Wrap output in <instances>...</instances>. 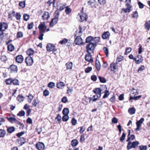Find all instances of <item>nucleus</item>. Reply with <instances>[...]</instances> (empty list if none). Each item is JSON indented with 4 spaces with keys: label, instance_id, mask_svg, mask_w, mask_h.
<instances>
[{
    "label": "nucleus",
    "instance_id": "obj_15",
    "mask_svg": "<svg viewBox=\"0 0 150 150\" xmlns=\"http://www.w3.org/2000/svg\"><path fill=\"white\" fill-rule=\"evenodd\" d=\"M58 18H57L55 17L54 18L52 19L50 23V26L52 27L54 25L56 24L58 21Z\"/></svg>",
    "mask_w": 150,
    "mask_h": 150
},
{
    "label": "nucleus",
    "instance_id": "obj_39",
    "mask_svg": "<svg viewBox=\"0 0 150 150\" xmlns=\"http://www.w3.org/2000/svg\"><path fill=\"white\" fill-rule=\"evenodd\" d=\"M69 116L68 115H64L62 117V120L64 122H67L69 119Z\"/></svg>",
    "mask_w": 150,
    "mask_h": 150
},
{
    "label": "nucleus",
    "instance_id": "obj_59",
    "mask_svg": "<svg viewBox=\"0 0 150 150\" xmlns=\"http://www.w3.org/2000/svg\"><path fill=\"white\" fill-rule=\"evenodd\" d=\"M139 150H146L147 147L146 146L141 145L139 146Z\"/></svg>",
    "mask_w": 150,
    "mask_h": 150
},
{
    "label": "nucleus",
    "instance_id": "obj_21",
    "mask_svg": "<svg viewBox=\"0 0 150 150\" xmlns=\"http://www.w3.org/2000/svg\"><path fill=\"white\" fill-rule=\"evenodd\" d=\"M56 86L57 88L61 89L65 86V84L64 83L61 81L57 83Z\"/></svg>",
    "mask_w": 150,
    "mask_h": 150
},
{
    "label": "nucleus",
    "instance_id": "obj_27",
    "mask_svg": "<svg viewBox=\"0 0 150 150\" xmlns=\"http://www.w3.org/2000/svg\"><path fill=\"white\" fill-rule=\"evenodd\" d=\"M96 68L98 71H99L100 69L101 65L99 61H97L96 59L95 62Z\"/></svg>",
    "mask_w": 150,
    "mask_h": 150
},
{
    "label": "nucleus",
    "instance_id": "obj_9",
    "mask_svg": "<svg viewBox=\"0 0 150 150\" xmlns=\"http://www.w3.org/2000/svg\"><path fill=\"white\" fill-rule=\"evenodd\" d=\"M35 147L38 150H44L45 146L43 143L41 142H38L35 144Z\"/></svg>",
    "mask_w": 150,
    "mask_h": 150
},
{
    "label": "nucleus",
    "instance_id": "obj_52",
    "mask_svg": "<svg viewBox=\"0 0 150 150\" xmlns=\"http://www.w3.org/2000/svg\"><path fill=\"white\" fill-rule=\"evenodd\" d=\"M40 102V101L38 100H37L36 99H35L33 101L32 103V105L34 107H35L37 106V104H38Z\"/></svg>",
    "mask_w": 150,
    "mask_h": 150
},
{
    "label": "nucleus",
    "instance_id": "obj_45",
    "mask_svg": "<svg viewBox=\"0 0 150 150\" xmlns=\"http://www.w3.org/2000/svg\"><path fill=\"white\" fill-rule=\"evenodd\" d=\"M68 41V40L65 38H64L62 40L59 42V43L61 45H63L67 43Z\"/></svg>",
    "mask_w": 150,
    "mask_h": 150
},
{
    "label": "nucleus",
    "instance_id": "obj_58",
    "mask_svg": "<svg viewBox=\"0 0 150 150\" xmlns=\"http://www.w3.org/2000/svg\"><path fill=\"white\" fill-rule=\"evenodd\" d=\"M19 6L23 8L25 6V1L19 2Z\"/></svg>",
    "mask_w": 150,
    "mask_h": 150
},
{
    "label": "nucleus",
    "instance_id": "obj_26",
    "mask_svg": "<svg viewBox=\"0 0 150 150\" xmlns=\"http://www.w3.org/2000/svg\"><path fill=\"white\" fill-rule=\"evenodd\" d=\"M83 32V31L82 30V27L80 25L79 26V30H77L76 32H77L79 34V35L81 36L82 35Z\"/></svg>",
    "mask_w": 150,
    "mask_h": 150
},
{
    "label": "nucleus",
    "instance_id": "obj_5",
    "mask_svg": "<svg viewBox=\"0 0 150 150\" xmlns=\"http://www.w3.org/2000/svg\"><path fill=\"white\" fill-rule=\"evenodd\" d=\"M74 40V42L76 45H83L85 44L84 42H83V39L80 36H76V34H74V38L76 37Z\"/></svg>",
    "mask_w": 150,
    "mask_h": 150
},
{
    "label": "nucleus",
    "instance_id": "obj_31",
    "mask_svg": "<svg viewBox=\"0 0 150 150\" xmlns=\"http://www.w3.org/2000/svg\"><path fill=\"white\" fill-rule=\"evenodd\" d=\"M34 53V51L31 48L28 49L26 51L27 54L29 56L33 55Z\"/></svg>",
    "mask_w": 150,
    "mask_h": 150
},
{
    "label": "nucleus",
    "instance_id": "obj_44",
    "mask_svg": "<svg viewBox=\"0 0 150 150\" xmlns=\"http://www.w3.org/2000/svg\"><path fill=\"white\" fill-rule=\"evenodd\" d=\"M8 50L10 51H12L14 50V46L11 45L9 44L8 46Z\"/></svg>",
    "mask_w": 150,
    "mask_h": 150
},
{
    "label": "nucleus",
    "instance_id": "obj_23",
    "mask_svg": "<svg viewBox=\"0 0 150 150\" xmlns=\"http://www.w3.org/2000/svg\"><path fill=\"white\" fill-rule=\"evenodd\" d=\"M144 28L145 30H149L150 28V20L146 22L144 24Z\"/></svg>",
    "mask_w": 150,
    "mask_h": 150
},
{
    "label": "nucleus",
    "instance_id": "obj_35",
    "mask_svg": "<svg viewBox=\"0 0 150 150\" xmlns=\"http://www.w3.org/2000/svg\"><path fill=\"white\" fill-rule=\"evenodd\" d=\"M65 12L67 14H69L71 12V9L68 6H66Z\"/></svg>",
    "mask_w": 150,
    "mask_h": 150
},
{
    "label": "nucleus",
    "instance_id": "obj_12",
    "mask_svg": "<svg viewBox=\"0 0 150 150\" xmlns=\"http://www.w3.org/2000/svg\"><path fill=\"white\" fill-rule=\"evenodd\" d=\"M134 59L135 63L137 64H139L142 62L143 60L142 56L139 55H137L136 57H135Z\"/></svg>",
    "mask_w": 150,
    "mask_h": 150
},
{
    "label": "nucleus",
    "instance_id": "obj_43",
    "mask_svg": "<svg viewBox=\"0 0 150 150\" xmlns=\"http://www.w3.org/2000/svg\"><path fill=\"white\" fill-rule=\"evenodd\" d=\"M19 140L20 141V146L22 145L23 144H24L25 142V139L23 137H19Z\"/></svg>",
    "mask_w": 150,
    "mask_h": 150
},
{
    "label": "nucleus",
    "instance_id": "obj_62",
    "mask_svg": "<svg viewBox=\"0 0 150 150\" xmlns=\"http://www.w3.org/2000/svg\"><path fill=\"white\" fill-rule=\"evenodd\" d=\"M145 69L144 67V65H141L138 69L137 72H141Z\"/></svg>",
    "mask_w": 150,
    "mask_h": 150
},
{
    "label": "nucleus",
    "instance_id": "obj_61",
    "mask_svg": "<svg viewBox=\"0 0 150 150\" xmlns=\"http://www.w3.org/2000/svg\"><path fill=\"white\" fill-rule=\"evenodd\" d=\"M92 70V68L91 67H88L86 68L85 70V73H89Z\"/></svg>",
    "mask_w": 150,
    "mask_h": 150
},
{
    "label": "nucleus",
    "instance_id": "obj_24",
    "mask_svg": "<svg viewBox=\"0 0 150 150\" xmlns=\"http://www.w3.org/2000/svg\"><path fill=\"white\" fill-rule=\"evenodd\" d=\"M127 8H123L122 9V10L125 13H129L131 11V8L132 7L129 6H126Z\"/></svg>",
    "mask_w": 150,
    "mask_h": 150
},
{
    "label": "nucleus",
    "instance_id": "obj_38",
    "mask_svg": "<svg viewBox=\"0 0 150 150\" xmlns=\"http://www.w3.org/2000/svg\"><path fill=\"white\" fill-rule=\"evenodd\" d=\"M98 78L100 82L102 83H105L106 82V80L104 77H102L101 76H99Z\"/></svg>",
    "mask_w": 150,
    "mask_h": 150
},
{
    "label": "nucleus",
    "instance_id": "obj_22",
    "mask_svg": "<svg viewBox=\"0 0 150 150\" xmlns=\"http://www.w3.org/2000/svg\"><path fill=\"white\" fill-rule=\"evenodd\" d=\"M65 65L67 67V70L71 69L73 67V63L72 62H69L66 64Z\"/></svg>",
    "mask_w": 150,
    "mask_h": 150
},
{
    "label": "nucleus",
    "instance_id": "obj_25",
    "mask_svg": "<svg viewBox=\"0 0 150 150\" xmlns=\"http://www.w3.org/2000/svg\"><path fill=\"white\" fill-rule=\"evenodd\" d=\"M136 112V109L134 107L130 108L128 110L129 113L130 115L134 114Z\"/></svg>",
    "mask_w": 150,
    "mask_h": 150
},
{
    "label": "nucleus",
    "instance_id": "obj_37",
    "mask_svg": "<svg viewBox=\"0 0 150 150\" xmlns=\"http://www.w3.org/2000/svg\"><path fill=\"white\" fill-rule=\"evenodd\" d=\"M7 131L8 132L11 133L15 130V128L13 127H11L7 129Z\"/></svg>",
    "mask_w": 150,
    "mask_h": 150
},
{
    "label": "nucleus",
    "instance_id": "obj_55",
    "mask_svg": "<svg viewBox=\"0 0 150 150\" xmlns=\"http://www.w3.org/2000/svg\"><path fill=\"white\" fill-rule=\"evenodd\" d=\"M19 81L18 80L16 79H12V83L14 85H18Z\"/></svg>",
    "mask_w": 150,
    "mask_h": 150
},
{
    "label": "nucleus",
    "instance_id": "obj_29",
    "mask_svg": "<svg viewBox=\"0 0 150 150\" xmlns=\"http://www.w3.org/2000/svg\"><path fill=\"white\" fill-rule=\"evenodd\" d=\"M6 118L11 123H13V122H16L18 121L16 119V118L14 117H6Z\"/></svg>",
    "mask_w": 150,
    "mask_h": 150
},
{
    "label": "nucleus",
    "instance_id": "obj_63",
    "mask_svg": "<svg viewBox=\"0 0 150 150\" xmlns=\"http://www.w3.org/2000/svg\"><path fill=\"white\" fill-rule=\"evenodd\" d=\"M61 101L63 103H66L68 102V100L67 97L66 96H64L62 98Z\"/></svg>",
    "mask_w": 150,
    "mask_h": 150
},
{
    "label": "nucleus",
    "instance_id": "obj_53",
    "mask_svg": "<svg viewBox=\"0 0 150 150\" xmlns=\"http://www.w3.org/2000/svg\"><path fill=\"white\" fill-rule=\"evenodd\" d=\"M34 23L33 22H31L30 23H29L28 25V30H30L33 28Z\"/></svg>",
    "mask_w": 150,
    "mask_h": 150
},
{
    "label": "nucleus",
    "instance_id": "obj_7",
    "mask_svg": "<svg viewBox=\"0 0 150 150\" xmlns=\"http://www.w3.org/2000/svg\"><path fill=\"white\" fill-rule=\"evenodd\" d=\"M67 5L66 3H57L56 7L57 9L59 11H62L64 10Z\"/></svg>",
    "mask_w": 150,
    "mask_h": 150
},
{
    "label": "nucleus",
    "instance_id": "obj_10",
    "mask_svg": "<svg viewBox=\"0 0 150 150\" xmlns=\"http://www.w3.org/2000/svg\"><path fill=\"white\" fill-rule=\"evenodd\" d=\"M92 53L87 52L85 56V59L86 61H87L90 62L91 63L93 62V59L92 57V55L91 54Z\"/></svg>",
    "mask_w": 150,
    "mask_h": 150
},
{
    "label": "nucleus",
    "instance_id": "obj_17",
    "mask_svg": "<svg viewBox=\"0 0 150 150\" xmlns=\"http://www.w3.org/2000/svg\"><path fill=\"white\" fill-rule=\"evenodd\" d=\"M110 34L109 31L104 32L102 35V38L103 39H106L109 38Z\"/></svg>",
    "mask_w": 150,
    "mask_h": 150
},
{
    "label": "nucleus",
    "instance_id": "obj_4",
    "mask_svg": "<svg viewBox=\"0 0 150 150\" xmlns=\"http://www.w3.org/2000/svg\"><path fill=\"white\" fill-rule=\"evenodd\" d=\"M46 49L47 52H52L53 53L57 51V49L56 48L55 46L53 44L50 43H48L47 44Z\"/></svg>",
    "mask_w": 150,
    "mask_h": 150
},
{
    "label": "nucleus",
    "instance_id": "obj_33",
    "mask_svg": "<svg viewBox=\"0 0 150 150\" xmlns=\"http://www.w3.org/2000/svg\"><path fill=\"white\" fill-rule=\"evenodd\" d=\"M62 112L64 115H68L69 113V110L67 108H64L63 109Z\"/></svg>",
    "mask_w": 150,
    "mask_h": 150
},
{
    "label": "nucleus",
    "instance_id": "obj_13",
    "mask_svg": "<svg viewBox=\"0 0 150 150\" xmlns=\"http://www.w3.org/2000/svg\"><path fill=\"white\" fill-rule=\"evenodd\" d=\"M42 18L44 20H47L50 18V15L49 12L45 11L42 16Z\"/></svg>",
    "mask_w": 150,
    "mask_h": 150
},
{
    "label": "nucleus",
    "instance_id": "obj_40",
    "mask_svg": "<svg viewBox=\"0 0 150 150\" xmlns=\"http://www.w3.org/2000/svg\"><path fill=\"white\" fill-rule=\"evenodd\" d=\"M6 132L3 129H0V137H3L6 134Z\"/></svg>",
    "mask_w": 150,
    "mask_h": 150
},
{
    "label": "nucleus",
    "instance_id": "obj_34",
    "mask_svg": "<svg viewBox=\"0 0 150 150\" xmlns=\"http://www.w3.org/2000/svg\"><path fill=\"white\" fill-rule=\"evenodd\" d=\"M144 121V119L143 118H141L139 121H137L136 122V125L141 127L142 123Z\"/></svg>",
    "mask_w": 150,
    "mask_h": 150
},
{
    "label": "nucleus",
    "instance_id": "obj_8",
    "mask_svg": "<svg viewBox=\"0 0 150 150\" xmlns=\"http://www.w3.org/2000/svg\"><path fill=\"white\" fill-rule=\"evenodd\" d=\"M39 32L45 33L47 27L45 25V22L41 23L38 26Z\"/></svg>",
    "mask_w": 150,
    "mask_h": 150
},
{
    "label": "nucleus",
    "instance_id": "obj_49",
    "mask_svg": "<svg viewBox=\"0 0 150 150\" xmlns=\"http://www.w3.org/2000/svg\"><path fill=\"white\" fill-rule=\"evenodd\" d=\"M12 79L9 78L6 79L5 82L7 85H10L12 83Z\"/></svg>",
    "mask_w": 150,
    "mask_h": 150
},
{
    "label": "nucleus",
    "instance_id": "obj_47",
    "mask_svg": "<svg viewBox=\"0 0 150 150\" xmlns=\"http://www.w3.org/2000/svg\"><path fill=\"white\" fill-rule=\"evenodd\" d=\"M126 134L125 133L123 132L122 133V135L121 136L120 139V141L121 142H122L123 141L125 140V137H126Z\"/></svg>",
    "mask_w": 150,
    "mask_h": 150
},
{
    "label": "nucleus",
    "instance_id": "obj_6",
    "mask_svg": "<svg viewBox=\"0 0 150 150\" xmlns=\"http://www.w3.org/2000/svg\"><path fill=\"white\" fill-rule=\"evenodd\" d=\"M83 7L81 10V14L80 15V17L81 19L80 21L81 22L83 21L86 22L87 21L88 19V16L83 11Z\"/></svg>",
    "mask_w": 150,
    "mask_h": 150
},
{
    "label": "nucleus",
    "instance_id": "obj_51",
    "mask_svg": "<svg viewBox=\"0 0 150 150\" xmlns=\"http://www.w3.org/2000/svg\"><path fill=\"white\" fill-rule=\"evenodd\" d=\"M131 3V0H126L125 1V6L132 7V6L130 5Z\"/></svg>",
    "mask_w": 150,
    "mask_h": 150
},
{
    "label": "nucleus",
    "instance_id": "obj_64",
    "mask_svg": "<svg viewBox=\"0 0 150 150\" xmlns=\"http://www.w3.org/2000/svg\"><path fill=\"white\" fill-rule=\"evenodd\" d=\"M98 3L101 5H103L106 3L105 0H98Z\"/></svg>",
    "mask_w": 150,
    "mask_h": 150
},
{
    "label": "nucleus",
    "instance_id": "obj_41",
    "mask_svg": "<svg viewBox=\"0 0 150 150\" xmlns=\"http://www.w3.org/2000/svg\"><path fill=\"white\" fill-rule=\"evenodd\" d=\"M103 51L104 52L106 56L108 57V56L109 51L108 49L106 47H104L103 48Z\"/></svg>",
    "mask_w": 150,
    "mask_h": 150
},
{
    "label": "nucleus",
    "instance_id": "obj_46",
    "mask_svg": "<svg viewBox=\"0 0 150 150\" xmlns=\"http://www.w3.org/2000/svg\"><path fill=\"white\" fill-rule=\"evenodd\" d=\"M138 12L137 11L133 12V14L132 15V16L134 18H137L138 17Z\"/></svg>",
    "mask_w": 150,
    "mask_h": 150
},
{
    "label": "nucleus",
    "instance_id": "obj_20",
    "mask_svg": "<svg viewBox=\"0 0 150 150\" xmlns=\"http://www.w3.org/2000/svg\"><path fill=\"white\" fill-rule=\"evenodd\" d=\"M117 64L112 63L110 64V71H113L116 69Z\"/></svg>",
    "mask_w": 150,
    "mask_h": 150
},
{
    "label": "nucleus",
    "instance_id": "obj_11",
    "mask_svg": "<svg viewBox=\"0 0 150 150\" xmlns=\"http://www.w3.org/2000/svg\"><path fill=\"white\" fill-rule=\"evenodd\" d=\"M25 62L27 65L31 66L33 63V60L32 57H28L25 58Z\"/></svg>",
    "mask_w": 150,
    "mask_h": 150
},
{
    "label": "nucleus",
    "instance_id": "obj_50",
    "mask_svg": "<svg viewBox=\"0 0 150 150\" xmlns=\"http://www.w3.org/2000/svg\"><path fill=\"white\" fill-rule=\"evenodd\" d=\"M55 84L53 82H50L48 84L47 86L48 87L52 88L55 86Z\"/></svg>",
    "mask_w": 150,
    "mask_h": 150
},
{
    "label": "nucleus",
    "instance_id": "obj_28",
    "mask_svg": "<svg viewBox=\"0 0 150 150\" xmlns=\"http://www.w3.org/2000/svg\"><path fill=\"white\" fill-rule=\"evenodd\" d=\"M105 87L106 88V90L104 91V92L105 94L103 97V98H107L110 94V93L109 91L107 90V88L105 86Z\"/></svg>",
    "mask_w": 150,
    "mask_h": 150
},
{
    "label": "nucleus",
    "instance_id": "obj_56",
    "mask_svg": "<svg viewBox=\"0 0 150 150\" xmlns=\"http://www.w3.org/2000/svg\"><path fill=\"white\" fill-rule=\"evenodd\" d=\"M23 19L25 21H27L29 19L30 16L27 14H24L23 16Z\"/></svg>",
    "mask_w": 150,
    "mask_h": 150
},
{
    "label": "nucleus",
    "instance_id": "obj_14",
    "mask_svg": "<svg viewBox=\"0 0 150 150\" xmlns=\"http://www.w3.org/2000/svg\"><path fill=\"white\" fill-rule=\"evenodd\" d=\"M8 25L5 23H1L0 24V31H3L7 29Z\"/></svg>",
    "mask_w": 150,
    "mask_h": 150
},
{
    "label": "nucleus",
    "instance_id": "obj_48",
    "mask_svg": "<svg viewBox=\"0 0 150 150\" xmlns=\"http://www.w3.org/2000/svg\"><path fill=\"white\" fill-rule=\"evenodd\" d=\"M132 50V49L130 47H127L125 49V54H127V53L130 52Z\"/></svg>",
    "mask_w": 150,
    "mask_h": 150
},
{
    "label": "nucleus",
    "instance_id": "obj_1",
    "mask_svg": "<svg viewBox=\"0 0 150 150\" xmlns=\"http://www.w3.org/2000/svg\"><path fill=\"white\" fill-rule=\"evenodd\" d=\"M100 37H93L91 36L87 37L85 41V43L88 44L86 47V52L93 53L97 43L100 42Z\"/></svg>",
    "mask_w": 150,
    "mask_h": 150
},
{
    "label": "nucleus",
    "instance_id": "obj_54",
    "mask_svg": "<svg viewBox=\"0 0 150 150\" xmlns=\"http://www.w3.org/2000/svg\"><path fill=\"white\" fill-rule=\"evenodd\" d=\"M39 33L40 34L39 35L38 38L40 40H42L43 39V37L44 35V33L39 32Z\"/></svg>",
    "mask_w": 150,
    "mask_h": 150
},
{
    "label": "nucleus",
    "instance_id": "obj_57",
    "mask_svg": "<svg viewBox=\"0 0 150 150\" xmlns=\"http://www.w3.org/2000/svg\"><path fill=\"white\" fill-rule=\"evenodd\" d=\"M76 120L74 118H72L71 120V123L72 125L73 126L75 125L77 123Z\"/></svg>",
    "mask_w": 150,
    "mask_h": 150
},
{
    "label": "nucleus",
    "instance_id": "obj_36",
    "mask_svg": "<svg viewBox=\"0 0 150 150\" xmlns=\"http://www.w3.org/2000/svg\"><path fill=\"white\" fill-rule=\"evenodd\" d=\"M135 138V136L134 135L132 134L130 136H129L128 137V138L127 139L126 141L128 142H130V140H133Z\"/></svg>",
    "mask_w": 150,
    "mask_h": 150
},
{
    "label": "nucleus",
    "instance_id": "obj_19",
    "mask_svg": "<svg viewBox=\"0 0 150 150\" xmlns=\"http://www.w3.org/2000/svg\"><path fill=\"white\" fill-rule=\"evenodd\" d=\"M57 0H49L46 2V4L48 6H51V4H52L53 7H55V2Z\"/></svg>",
    "mask_w": 150,
    "mask_h": 150
},
{
    "label": "nucleus",
    "instance_id": "obj_60",
    "mask_svg": "<svg viewBox=\"0 0 150 150\" xmlns=\"http://www.w3.org/2000/svg\"><path fill=\"white\" fill-rule=\"evenodd\" d=\"M49 91L47 89H45L43 92V95L44 96L46 97L49 95Z\"/></svg>",
    "mask_w": 150,
    "mask_h": 150
},
{
    "label": "nucleus",
    "instance_id": "obj_42",
    "mask_svg": "<svg viewBox=\"0 0 150 150\" xmlns=\"http://www.w3.org/2000/svg\"><path fill=\"white\" fill-rule=\"evenodd\" d=\"M55 120H57L59 123H60L61 121V116L59 114L57 115V117L55 118Z\"/></svg>",
    "mask_w": 150,
    "mask_h": 150
},
{
    "label": "nucleus",
    "instance_id": "obj_18",
    "mask_svg": "<svg viewBox=\"0 0 150 150\" xmlns=\"http://www.w3.org/2000/svg\"><path fill=\"white\" fill-rule=\"evenodd\" d=\"M88 4L92 8H96V0H89L88 2Z\"/></svg>",
    "mask_w": 150,
    "mask_h": 150
},
{
    "label": "nucleus",
    "instance_id": "obj_16",
    "mask_svg": "<svg viewBox=\"0 0 150 150\" xmlns=\"http://www.w3.org/2000/svg\"><path fill=\"white\" fill-rule=\"evenodd\" d=\"M11 72H17L18 69L17 66L15 65L12 64L9 67Z\"/></svg>",
    "mask_w": 150,
    "mask_h": 150
},
{
    "label": "nucleus",
    "instance_id": "obj_2",
    "mask_svg": "<svg viewBox=\"0 0 150 150\" xmlns=\"http://www.w3.org/2000/svg\"><path fill=\"white\" fill-rule=\"evenodd\" d=\"M102 91V89L99 88H95L93 90V92L97 95H93V97L94 98L93 99V102L96 101L98 98L101 97Z\"/></svg>",
    "mask_w": 150,
    "mask_h": 150
},
{
    "label": "nucleus",
    "instance_id": "obj_30",
    "mask_svg": "<svg viewBox=\"0 0 150 150\" xmlns=\"http://www.w3.org/2000/svg\"><path fill=\"white\" fill-rule=\"evenodd\" d=\"M78 144V142L77 140L74 139L72 140L71 142V144L72 146H75Z\"/></svg>",
    "mask_w": 150,
    "mask_h": 150
},
{
    "label": "nucleus",
    "instance_id": "obj_3",
    "mask_svg": "<svg viewBox=\"0 0 150 150\" xmlns=\"http://www.w3.org/2000/svg\"><path fill=\"white\" fill-rule=\"evenodd\" d=\"M139 144V143L138 141H135L132 142H129L127 146V149L128 150H129L132 148H136L138 147Z\"/></svg>",
    "mask_w": 150,
    "mask_h": 150
},
{
    "label": "nucleus",
    "instance_id": "obj_32",
    "mask_svg": "<svg viewBox=\"0 0 150 150\" xmlns=\"http://www.w3.org/2000/svg\"><path fill=\"white\" fill-rule=\"evenodd\" d=\"M28 97V101L29 103H31L32 100L34 98V96L31 94L29 93L28 96H27Z\"/></svg>",
    "mask_w": 150,
    "mask_h": 150
}]
</instances>
